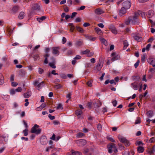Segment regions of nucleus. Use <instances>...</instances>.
<instances>
[{
    "mask_svg": "<svg viewBox=\"0 0 155 155\" xmlns=\"http://www.w3.org/2000/svg\"><path fill=\"white\" fill-rule=\"evenodd\" d=\"M112 103L113 104V106L115 107L116 106L117 104V101L116 100H112Z\"/></svg>",
    "mask_w": 155,
    "mask_h": 155,
    "instance_id": "obj_43",
    "label": "nucleus"
},
{
    "mask_svg": "<svg viewBox=\"0 0 155 155\" xmlns=\"http://www.w3.org/2000/svg\"><path fill=\"white\" fill-rule=\"evenodd\" d=\"M154 14V12L152 10H150L147 12V15L149 18H151Z\"/></svg>",
    "mask_w": 155,
    "mask_h": 155,
    "instance_id": "obj_14",
    "label": "nucleus"
},
{
    "mask_svg": "<svg viewBox=\"0 0 155 155\" xmlns=\"http://www.w3.org/2000/svg\"><path fill=\"white\" fill-rule=\"evenodd\" d=\"M124 143L125 144V145L126 146H129L130 144L129 141L127 140V141L126 142H125Z\"/></svg>",
    "mask_w": 155,
    "mask_h": 155,
    "instance_id": "obj_52",
    "label": "nucleus"
},
{
    "mask_svg": "<svg viewBox=\"0 0 155 155\" xmlns=\"http://www.w3.org/2000/svg\"><path fill=\"white\" fill-rule=\"evenodd\" d=\"M88 38L90 40L92 41H94L95 39V38H93L91 36L88 37Z\"/></svg>",
    "mask_w": 155,
    "mask_h": 155,
    "instance_id": "obj_53",
    "label": "nucleus"
},
{
    "mask_svg": "<svg viewBox=\"0 0 155 155\" xmlns=\"http://www.w3.org/2000/svg\"><path fill=\"white\" fill-rule=\"evenodd\" d=\"M62 87V86L60 84L54 86V87L57 89H59Z\"/></svg>",
    "mask_w": 155,
    "mask_h": 155,
    "instance_id": "obj_47",
    "label": "nucleus"
},
{
    "mask_svg": "<svg viewBox=\"0 0 155 155\" xmlns=\"http://www.w3.org/2000/svg\"><path fill=\"white\" fill-rule=\"evenodd\" d=\"M4 82V77L2 74L0 73V85H2Z\"/></svg>",
    "mask_w": 155,
    "mask_h": 155,
    "instance_id": "obj_24",
    "label": "nucleus"
},
{
    "mask_svg": "<svg viewBox=\"0 0 155 155\" xmlns=\"http://www.w3.org/2000/svg\"><path fill=\"white\" fill-rule=\"evenodd\" d=\"M15 90L11 89L10 90V93L11 94L13 95L15 94Z\"/></svg>",
    "mask_w": 155,
    "mask_h": 155,
    "instance_id": "obj_64",
    "label": "nucleus"
},
{
    "mask_svg": "<svg viewBox=\"0 0 155 155\" xmlns=\"http://www.w3.org/2000/svg\"><path fill=\"white\" fill-rule=\"evenodd\" d=\"M38 72L40 74H42L43 73L44 71L41 68H39L38 69Z\"/></svg>",
    "mask_w": 155,
    "mask_h": 155,
    "instance_id": "obj_59",
    "label": "nucleus"
},
{
    "mask_svg": "<svg viewBox=\"0 0 155 155\" xmlns=\"http://www.w3.org/2000/svg\"><path fill=\"white\" fill-rule=\"evenodd\" d=\"M57 110L61 109L62 110L63 109L62 105L61 104H58V106L56 107Z\"/></svg>",
    "mask_w": 155,
    "mask_h": 155,
    "instance_id": "obj_34",
    "label": "nucleus"
},
{
    "mask_svg": "<svg viewBox=\"0 0 155 155\" xmlns=\"http://www.w3.org/2000/svg\"><path fill=\"white\" fill-rule=\"evenodd\" d=\"M148 63L152 65L153 67H155V59L153 58H148L147 60Z\"/></svg>",
    "mask_w": 155,
    "mask_h": 155,
    "instance_id": "obj_10",
    "label": "nucleus"
},
{
    "mask_svg": "<svg viewBox=\"0 0 155 155\" xmlns=\"http://www.w3.org/2000/svg\"><path fill=\"white\" fill-rule=\"evenodd\" d=\"M44 82L42 81L41 83H39L37 81H35L34 82V84L35 86L37 87H40L42 83H43Z\"/></svg>",
    "mask_w": 155,
    "mask_h": 155,
    "instance_id": "obj_19",
    "label": "nucleus"
},
{
    "mask_svg": "<svg viewBox=\"0 0 155 155\" xmlns=\"http://www.w3.org/2000/svg\"><path fill=\"white\" fill-rule=\"evenodd\" d=\"M155 138L154 137H152L149 140V142L150 143H152L155 141Z\"/></svg>",
    "mask_w": 155,
    "mask_h": 155,
    "instance_id": "obj_61",
    "label": "nucleus"
},
{
    "mask_svg": "<svg viewBox=\"0 0 155 155\" xmlns=\"http://www.w3.org/2000/svg\"><path fill=\"white\" fill-rule=\"evenodd\" d=\"M48 117L51 120H53L55 119V117L54 116H52L50 114H49Z\"/></svg>",
    "mask_w": 155,
    "mask_h": 155,
    "instance_id": "obj_55",
    "label": "nucleus"
},
{
    "mask_svg": "<svg viewBox=\"0 0 155 155\" xmlns=\"http://www.w3.org/2000/svg\"><path fill=\"white\" fill-rule=\"evenodd\" d=\"M47 18V16H43L42 17L37 18V20L38 22L41 23L43 21L45 20Z\"/></svg>",
    "mask_w": 155,
    "mask_h": 155,
    "instance_id": "obj_17",
    "label": "nucleus"
},
{
    "mask_svg": "<svg viewBox=\"0 0 155 155\" xmlns=\"http://www.w3.org/2000/svg\"><path fill=\"white\" fill-rule=\"evenodd\" d=\"M84 136V134L80 132L77 134L76 137L78 138Z\"/></svg>",
    "mask_w": 155,
    "mask_h": 155,
    "instance_id": "obj_32",
    "label": "nucleus"
},
{
    "mask_svg": "<svg viewBox=\"0 0 155 155\" xmlns=\"http://www.w3.org/2000/svg\"><path fill=\"white\" fill-rule=\"evenodd\" d=\"M71 93H70L67 95L66 97L68 98V100L70 99L71 98Z\"/></svg>",
    "mask_w": 155,
    "mask_h": 155,
    "instance_id": "obj_60",
    "label": "nucleus"
},
{
    "mask_svg": "<svg viewBox=\"0 0 155 155\" xmlns=\"http://www.w3.org/2000/svg\"><path fill=\"white\" fill-rule=\"evenodd\" d=\"M139 15V13L137 12L135 13L133 15L130 16L125 21V24L127 25H128L131 22L133 25L135 24V23L137 21V20Z\"/></svg>",
    "mask_w": 155,
    "mask_h": 155,
    "instance_id": "obj_1",
    "label": "nucleus"
},
{
    "mask_svg": "<svg viewBox=\"0 0 155 155\" xmlns=\"http://www.w3.org/2000/svg\"><path fill=\"white\" fill-rule=\"evenodd\" d=\"M18 84L15 82H12V85L13 86L15 87Z\"/></svg>",
    "mask_w": 155,
    "mask_h": 155,
    "instance_id": "obj_62",
    "label": "nucleus"
},
{
    "mask_svg": "<svg viewBox=\"0 0 155 155\" xmlns=\"http://www.w3.org/2000/svg\"><path fill=\"white\" fill-rule=\"evenodd\" d=\"M118 138L120 141L123 143H124L125 142H126L127 140L126 138L120 135H119L118 136Z\"/></svg>",
    "mask_w": 155,
    "mask_h": 155,
    "instance_id": "obj_18",
    "label": "nucleus"
},
{
    "mask_svg": "<svg viewBox=\"0 0 155 155\" xmlns=\"http://www.w3.org/2000/svg\"><path fill=\"white\" fill-rule=\"evenodd\" d=\"M54 63H50L49 64V66L51 68H56V66H55L54 64Z\"/></svg>",
    "mask_w": 155,
    "mask_h": 155,
    "instance_id": "obj_37",
    "label": "nucleus"
},
{
    "mask_svg": "<svg viewBox=\"0 0 155 155\" xmlns=\"http://www.w3.org/2000/svg\"><path fill=\"white\" fill-rule=\"evenodd\" d=\"M90 51L89 50L87 49L86 50H85V51L81 52V54H86L89 53L90 52Z\"/></svg>",
    "mask_w": 155,
    "mask_h": 155,
    "instance_id": "obj_42",
    "label": "nucleus"
},
{
    "mask_svg": "<svg viewBox=\"0 0 155 155\" xmlns=\"http://www.w3.org/2000/svg\"><path fill=\"white\" fill-rule=\"evenodd\" d=\"M153 148H151L150 149V150L148 152L150 154L153 153H154V152H155V150H154L153 151Z\"/></svg>",
    "mask_w": 155,
    "mask_h": 155,
    "instance_id": "obj_51",
    "label": "nucleus"
},
{
    "mask_svg": "<svg viewBox=\"0 0 155 155\" xmlns=\"http://www.w3.org/2000/svg\"><path fill=\"white\" fill-rule=\"evenodd\" d=\"M107 139H108V140H110L111 142H115V140L114 139H113L111 137H107Z\"/></svg>",
    "mask_w": 155,
    "mask_h": 155,
    "instance_id": "obj_57",
    "label": "nucleus"
},
{
    "mask_svg": "<svg viewBox=\"0 0 155 155\" xmlns=\"http://www.w3.org/2000/svg\"><path fill=\"white\" fill-rule=\"evenodd\" d=\"M137 13H139V15H140L142 18H145V16L144 12H139Z\"/></svg>",
    "mask_w": 155,
    "mask_h": 155,
    "instance_id": "obj_36",
    "label": "nucleus"
},
{
    "mask_svg": "<svg viewBox=\"0 0 155 155\" xmlns=\"http://www.w3.org/2000/svg\"><path fill=\"white\" fill-rule=\"evenodd\" d=\"M81 58V57L79 55H77L74 58V59L75 60L76 59H79Z\"/></svg>",
    "mask_w": 155,
    "mask_h": 155,
    "instance_id": "obj_63",
    "label": "nucleus"
},
{
    "mask_svg": "<svg viewBox=\"0 0 155 155\" xmlns=\"http://www.w3.org/2000/svg\"><path fill=\"white\" fill-rule=\"evenodd\" d=\"M61 77L63 79H66L67 76L66 75L64 74H60Z\"/></svg>",
    "mask_w": 155,
    "mask_h": 155,
    "instance_id": "obj_48",
    "label": "nucleus"
},
{
    "mask_svg": "<svg viewBox=\"0 0 155 155\" xmlns=\"http://www.w3.org/2000/svg\"><path fill=\"white\" fill-rule=\"evenodd\" d=\"M22 91V89L21 87H18L17 88L15 89V91L18 92H20Z\"/></svg>",
    "mask_w": 155,
    "mask_h": 155,
    "instance_id": "obj_54",
    "label": "nucleus"
},
{
    "mask_svg": "<svg viewBox=\"0 0 155 155\" xmlns=\"http://www.w3.org/2000/svg\"><path fill=\"white\" fill-rule=\"evenodd\" d=\"M109 28L111 30L112 33L115 34H117V30L116 29L114 26L113 25H110L109 26Z\"/></svg>",
    "mask_w": 155,
    "mask_h": 155,
    "instance_id": "obj_13",
    "label": "nucleus"
},
{
    "mask_svg": "<svg viewBox=\"0 0 155 155\" xmlns=\"http://www.w3.org/2000/svg\"><path fill=\"white\" fill-rule=\"evenodd\" d=\"M40 142L43 145H45L47 143V140L46 137L45 136H42L40 139Z\"/></svg>",
    "mask_w": 155,
    "mask_h": 155,
    "instance_id": "obj_12",
    "label": "nucleus"
},
{
    "mask_svg": "<svg viewBox=\"0 0 155 155\" xmlns=\"http://www.w3.org/2000/svg\"><path fill=\"white\" fill-rule=\"evenodd\" d=\"M31 91H28L27 92L24 93L23 95L25 98H28L31 96Z\"/></svg>",
    "mask_w": 155,
    "mask_h": 155,
    "instance_id": "obj_16",
    "label": "nucleus"
},
{
    "mask_svg": "<svg viewBox=\"0 0 155 155\" xmlns=\"http://www.w3.org/2000/svg\"><path fill=\"white\" fill-rule=\"evenodd\" d=\"M50 50L49 48H46L45 50V52L47 53L45 56L44 57L45 58V60L44 61L45 63L47 64L48 63V58L49 57V55L48 54V52Z\"/></svg>",
    "mask_w": 155,
    "mask_h": 155,
    "instance_id": "obj_6",
    "label": "nucleus"
},
{
    "mask_svg": "<svg viewBox=\"0 0 155 155\" xmlns=\"http://www.w3.org/2000/svg\"><path fill=\"white\" fill-rule=\"evenodd\" d=\"M97 129L100 131H101L102 130V126L100 124H98L97 125Z\"/></svg>",
    "mask_w": 155,
    "mask_h": 155,
    "instance_id": "obj_45",
    "label": "nucleus"
},
{
    "mask_svg": "<svg viewBox=\"0 0 155 155\" xmlns=\"http://www.w3.org/2000/svg\"><path fill=\"white\" fill-rule=\"evenodd\" d=\"M118 146H119V148L120 150H123L124 148V147L122 146V145L121 144L119 143L118 144Z\"/></svg>",
    "mask_w": 155,
    "mask_h": 155,
    "instance_id": "obj_44",
    "label": "nucleus"
},
{
    "mask_svg": "<svg viewBox=\"0 0 155 155\" xmlns=\"http://www.w3.org/2000/svg\"><path fill=\"white\" fill-rule=\"evenodd\" d=\"M124 49H126L127 47L128 46V43L127 40H125L124 41Z\"/></svg>",
    "mask_w": 155,
    "mask_h": 155,
    "instance_id": "obj_28",
    "label": "nucleus"
},
{
    "mask_svg": "<svg viewBox=\"0 0 155 155\" xmlns=\"http://www.w3.org/2000/svg\"><path fill=\"white\" fill-rule=\"evenodd\" d=\"M131 35L134 39L138 42L142 41L143 40L142 38L139 36V34H136L135 33H133Z\"/></svg>",
    "mask_w": 155,
    "mask_h": 155,
    "instance_id": "obj_4",
    "label": "nucleus"
},
{
    "mask_svg": "<svg viewBox=\"0 0 155 155\" xmlns=\"http://www.w3.org/2000/svg\"><path fill=\"white\" fill-rule=\"evenodd\" d=\"M77 30L79 32L82 33L84 31L83 29L81 28L80 27H79L78 26L76 27Z\"/></svg>",
    "mask_w": 155,
    "mask_h": 155,
    "instance_id": "obj_35",
    "label": "nucleus"
},
{
    "mask_svg": "<svg viewBox=\"0 0 155 155\" xmlns=\"http://www.w3.org/2000/svg\"><path fill=\"white\" fill-rule=\"evenodd\" d=\"M19 8V7L18 6H15L13 7V8H12V11L14 13H15L17 12L18 11V9Z\"/></svg>",
    "mask_w": 155,
    "mask_h": 155,
    "instance_id": "obj_26",
    "label": "nucleus"
},
{
    "mask_svg": "<svg viewBox=\"0 0 155 155\" xmlns=\"http://www.w3.org/2000/svg\"><path fill=\"white\" fill-rule=\"evenodd\" d=\"M82 113V111L80 110H77L75 111V114L77 116H80Z\"/></svg>",
    "mask_w": 155,
    "mask_h": 155,
    "instance_id": "obj_30",
    "label": "nucleus"
},
{
    "mask_svg": "<svg viewBox=\"0 0 155 155\" xmlns=\"http://www.w3.org/2000/svg\"><path fill=\"white\" fill-rule=\"evenodd\" d=\"M73 155H81L82 153L81 152L79 151H75L74 152H72Z\"/></svg>",
    "mask_w": 155,
    "mask_h": 155,
    "instance_id": "obj_38",
    "label": "nucleus"
},
{
    "mask_svg": "<svg viewBox=\"0 0 155 155\" xmlns=\"http://www.w3.org/2000/svg\"><path fill=\"white\" fill-rule=\"evenodd\" d=\"M33 10H39L40 9V6L37 4H34L32 7Z\"/></svg>",
    "mask_w": 155,
    "mask_h": 155,
    "instance_id": "obj_23",
    "label": "nucleus"
},
{
    "mask_svg": "<svg viewBox=\"0 0 155 155\" xmlns=\"http://www.w3.org/2000/svg\"><path fill=\"white\" fill-rule=\"evenodd\" d=\"M77 13L76 12H74L72 13V15L71 16V18H73L76 16V15L77 14Z\"/></svg>",
    "mask_w": 155,
    "mask_h": 155,
    "instance_id": "obj_56",
    "label": "nucleus"
},
{
    "mask_svg": "<svg viewBox=\"0 0 155 155\" xmlns=\"http://www.w3.org/2000/svg\"><path fill=\"white\" fill-rule=\"evenodd\" d=\"M107 147L108 152L110 153H112V151L115 153H117V150L115 144L111 143L108 145Z\"/></svg>",
    "mask_w": 155,
    "mask_h": 155,
    "instance_id": "obj_3",
    "label": "nucleus"
},
{
    "mask_svg": "<svg viewBox=\"0 0 155 155\" xmlns=\"http://www.w3.org/2000/svg\"><path fill=\"white\" fill-rule=\"evenodd\" d=\"M104 12V11L101 9L98 8L95 9L94 11L95 13L97 15H101Z\"/></svg>",
    "mask_w": 155,
    "mask_h": 155,
    "instance_id": "obj_11",
    "label": "nucleus"
},
{
    "mask_svg": "<svg viewBox=\"0 0 155 155\" xmlns=\"http://www.w3.org/2000/svg\"><path fill=\"white\" fill-rule=\"evenodd\" d=\"M28 130L27 128H26L25 130H23V133H24L25 136H27L28 135Z\"/></svg>",
    "mask_w": 155,
    "mask_h": 155,
    "instance_id": "obj_33",
    "label": "nucleus"
},
{
    "mask_svg": "<svg viewBox=\"0 0 155 155\" xmlns=\"http://www.w3.org/2000/svg\"><path fill=\"white\" fill-rule=\"evenodd\" d=\"M147 116L149 117H151L153 114V112L151 110H149L147 113Z\"/></svg>",
    "mask_w": 155,
    "mask_h": 155,
    "instance_id": "obj_27",
    "label": "nucleus"
},
{
    "mask_svg": "<svg viewBox=\"0 0 155 155\" xmlns=\"http://www.w3.org/2000/svg\"><path fill=\"white\" fill-rule=\"evenodd\" d=\"M140 63L139 60H137V62L134 64V66L135 68H136L139 65Z\"/></svg>",
    "mask_w": 155,
    "mask_h": 155,
    "instance_id": "obj_49",
    "label": "nucleus"
},
{
    "mask_svg": "<svg viewBox=\"0 0 155 155\" xmlns=\"http://www.w3.org/2000/svg\"><path fill=\"white\" fill-rule=\"evenodd\" d=\"M46 104L45 103H43L41 105L40 107H38L37 108V109H38L39 108H41V109L45 107L46 106Z\"/></svg>",
    "mask_w": 155,
    "mask_h": 155,
    "instance_id": "obj_41",
    "label": "nucleus"
},
{
    "mask_svg": "<svg viewBox=\"0 0 155 155\" xmlns=\"http://www.w3.org/2000/svg\"><path fill=\"white\" fill-rule=\"evenodd\" d=\"M144 150L143 147L139 146L137 148V151L139 153H143Z\"/></svg>",
    "mask_w": 155,
    "mask_h": 155,
    "instance_id": "obj_22",
    "label": "nucleus"
},
{
    "mask_svg": "<svg viewBox=\"0 0 155 155\" xmlns=\"http://www.w3.org/2000/svg\"><path fill=\"white\" fill-rule=\"evenodd\" d=\"M146 59V55L145 54H143L141 57V61L144 62Z\"/></svg>",
    "mask_w": 155,
    "mask_h": 155,
    "instance_id": "obj_39",
    "label": "nucleus"
},
{
    "mask_svg": "<svg viewBox=\"0 0 155 155\" xmlns=\"http://www.w3.org/2000/svg\"><path fill=\"white\" fill-rule=\"evenodd\" d=\"M92 81H90L87 82V84L89 87H91L92 86Z\"/></svg>",
    "mask_w": 155,
    "mask_h": 155,
    "instance_id": "obj_50",
    "label": "nucleus"
},
{
    "mask_svg": "<svg viewBox=\"0 0 155 155\" xmlns=\"http://www.w3.org/2000/svg\"><path fill=\"white\" fill-rule=\"evenodd\" d=\"M120 58V56L119 55H115V57H113L111 59V61H114L116 60L119 59Z\"/></svg>",
    "mask_w": 155,
    "mask_h": 155,
    "instance_id": "obj_29",
    "label": "nucleus"
},
{
    "mask_svg": "<svg viewBox=\"0 0 155 155\" xmlns=\"http://www.w3.org/2000/svg\"><path fill=\"white\" fill-rule=\"evenodd\" d=\"M127 9L123 7H122L119 11V15L121 16L125 14L126 13Z\"/></svg>",
    "mask_w": 155,
    "mask_h": 155,
    "instance_id": "obj_15",
    "label": "nucleus"
},
{
    "mask_svg": "<svg viewBox=\"0 0 155 155\" xmlns=\"http://www.w3.org/2000/svg\"><path fill=\"white\" fill-rule=\"evenodd\" d=\"M100 40L105 45H107V41L104 38L102 37L100 38Z\"/></svg>",
    "mask_w": 155,
    "mask_h": 155,
    "instance_id": "obj_25",
    "label": "nucleus"
},
{
    "mask_svg": "<svg viewBox=\"0 0 155 155\" xmlns=\"http://www.w3.org/2000/svg\"><path fill=\"white\" fill-rule=\"evenodd\" d=\"M83 44L82 41H78L77 42L76 44L77 46H80L81 45Z\"/></svg>",
    "mask_w": 155,
    "mask_h": 155,
    "instance_id": "obj_46",
    "label": "nucleus"
},
{
    "mask_svg": "<svg viewBox=\"0 0 155 155\" xmlns=\"http://www.w3.org/2000/svg\"><path fill=\"white\" fill-rule=\"evenodd\" d=\"M25 13L23 12H20L19 15H18V18L20 19H22L25 16Z\"/></svg>",
    "mask_w": 155,
    "mask_h": 155,
    "instance_id": "obj_20",
    "label": "nucleus"
},
{
    "mask_svg": "<svg viewBox=\"0 0 155 155\" xmlns=\"http://www.w3.org/2000/svg\"><path fill=\"white\" fill-rule=\"evenodd\" d=\"M39 56L38 54H36L34 55L33 56V58H34L35 60V61L37 60V59L39 57Z\"/></svg>",
    "mask_w": 155,
    "mask_h": 155,
    "instance_id": "obj_58",
    "label": "nucleus"
},
{
    "mask_svg": "<svg viewBox=\"0 0 155 155\" xmlns=\"http://www.w3.org/2000/svg\"><path fill=\"white\" fill-rule=\"evenodd\" d=\"M140 123V119L139 117L137 118V120H136L135 122V124H139Z\"/></svg>",
    "mask_w": 155,
    "mask_h": 155,
    "instance_id": "obj_40",
    "label": "nucleus"
},
{
    "mask_svg": "<svg viewBox=\"0 0 155 155\" xmlns=\"http://www.w3.org/2000/svg\"><path fill=\"white\" fill-rule=\"evenodd\" d=\"M131 5V2L128 1H125L123 3V7L127 9L129 8Z\"/></svg>",
    "mask_w": 155,
    "mask_h": 155,
    "instance_id": "obj_5",
    "label": "nucleus"
},
{
    "mask_svg": "<svg viewBox=\"0 0 155 155\" xmlns=\"http://www.w3.org/2000/svg\"><path fill=\"white\" fill-rule=\"evenodd\" d=\"M131 85L133 87V89L135 90H137V89L138 86L137 84L134 83H132Z\"/></svg>",
    "mask_w": 155,
    "mask_h": 155,
    "instance_id": "obj_31",
    "label": "nucleus"
},
{
    "mask_svg": "<svg viewBox=\"0 0 155 155\" xmlns=\"http://www.w3.org/2000/svg\"><path fill=\"white\" fill-rule=\"evenodd\" d=\"M104 64V61L102 60H100L98 62V64L96 66V68L98 71H100L102 67Z\"/></svg>",
    "mask_w": 155,
    "mask_h": 155,
    "instance_id": "obj_7",
    "label": "nucleus"
},
{
    "mask_svg": "<svg viewBox=\"0 0 155 155\" xmlns=\"http://www.w3.org/2000/svg\"><path fill=\"white\" fill-rule=\"evenodd\" d=\"M95 30L96 31L97 34L98 35H102L103 34V33L102 31L99 28H95Z\"/></svg>",
    "mask_w": 155,
    "mask_h": 155,
    "instance_id": "obj_21",
    "label": "nucleus"
},
{
    "mask_svg": "<svg viewBox=\"0 0 155 155\" xmlns=\"http://www.w3.org/2000/svg\"><path fill=\"white\" fill-rule=\"evenodd\" d=\"M60 48L59 47L52 48V53L54 55H58L59 54V51L58 50Z\"/></svg>",
    "mask_w": 155,
    "mask_h": 155,
    "instance_id": "obj_8",
    "label": "nucleus"
},
{
    "mask_svg": "<svg viewBox=\"0 0 155 155\" xmlns=\"http://www.w3.org/2000/svg\"><path fill=\"white\" fill-rule=\"evenodd\" d=\"M39 126L36 124L31 128V132L32 133H35L38 134L41 133V130L39 128Z\"/></svg>",
    "mask_w": 155,
    "mask_h": 155,
    "instance_id": "obj_2",
    "label": "nucleus"
},
{
    "mask_svg": "<svg viewBox=\"0 0 155 155\" xmlns=\"http://www.w3.org/2000/svg\"><path fill=\"white\" fill-rule=\"evenodd\" d=\"M76 143L79 146H83L86 143V141L84 140H80L76 141Z\"/></svg>",
    "mask_w": 155,
    "mask_h": 155,
    "instance_id": "obj_9",
    "label": "nucleus"
}]
</instances>
